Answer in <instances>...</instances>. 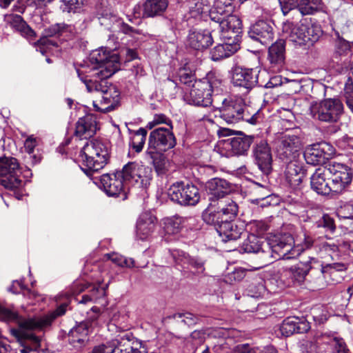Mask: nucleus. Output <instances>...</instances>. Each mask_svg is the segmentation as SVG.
Returning a JSON list of instances; mask_svg holds the SVG:
<instances>
[{"label":"nucleus","instance_id":"0eeeda50","mask_svg":"<svg viewBox=\"0 0 353 353\" xmlns=\"http://www.w3.org/2000/svg\"><path fill=\"white\" fill-rule=\"evenodd\" d=\"M283 30L285 32H288L289 30V40L298 45L313 43L318 41L322 34L321 27L307 19H302L299 24L293 28L290 23L285 24Z\"/></svg>","mask_w":353,"mask_h":353},{"label":"nucleus","instance_id":"864d4df0","mask_svg":"<svg viewBox=\"0 0 353 353\" xmlns=\"http://www.w3.org/2000/svg\"><path fill=\"white\" fill-rule=\"evenodd\" d=\"M317 236H312L311 234L304 232L300 236V240L296 238L295 239L296 246L301 248V252L312 247L316 248V240Z\"/></svg>","mask_w":353,"mask_h":353},{"label":"nucleus","instance_id":"5fc2aeb1","mask_svg":"<svg viewBox=\"0 0 353 353\" xmlns=\"http://www.w3.org/2000/svg\"><path fill=\"white\" fill-rule=\"evenodd\" d=\"M352 177H345L343 179V176H334L332 179V193L341 194L346 190L347 186L350 184Z\"/></svg>","mask_w":353,"mask_h":353},{"label":"nucleus","instance_id":"393cba45","mask_svg":"<svg viewBox=\"0 0 353 353\" xmlns=\"http://www.w3.org/2000/svg\"><path fill=\"white\" fill-rule=\"evenodd\" d=\"M157 222L156 216L151 212H143L137 222V237L141 241L149 239L157 228Z\"/></svg>","mask_w":353,"mask_h":353},{"label":"nucleus","instance_id":"20e7f679","mask_svg":"<svg viewBox=\"0 0 353 353\" xmlns=\"http://www.w3.org/2000/svg\"><path fill=\"white\" fill-rule=\"evenodd\" d=\"M221 81L208 75L203 80L195 81L192 88L183 97L188 104L195 106L208 107L219 105L218 92L221 90Z\"/></svg>","mask_w":353,"mask_h":353},{"label":"nucleus","instance_id":"49530a36","mask_svg":"<svg viewBox=\"0 0 353 353\" xmlns=\"http://www.w3.org/2000/svg\"><path fill=\"white\" fill-rule=\"evenodd\" d=\"M316 248L329 254L335 253L339 250V244L327 235L317 236Z\"/></svg>","mask_w":353,"mask_h":353},{"label":"nucleus","instance_id":"f8f14e48","mask_svg":"<svg viewBox=\"0 0 353 353\" xmlns=\"http://www.w3.org/2000/svg\"><path fill=\"white\" fill-rule=\"evenodd\" d=\"M170 199L181 205H194L200 200V193L198 188L192 184L177 182L170 186L168 190Z\"/></svg>","mask_w":353,"mask_h":353},{"label":"nucleus","instance_id":"4d7b16f0","mask_svg":"<svg viewBox=\"0 0 353 353\" xmlns=\"http://www.w3.org/2000/svg\"><path fill=\"white\" fill-rule=\"evenodd\" d=\"M248 228L251 232L250 234H254L256 236L260 237L263 235L268 229V224L263 221L254 220L251 221L248 225Z\"/></svg>","mask_w":353,"mask_h":353},{"label":"nucleus","instance_id":"6ab92c4d","mask_svg":"<svg viewBox=\"0 0 353 353\" xmlns=\"http://www.w3.org/2000/svg\"><path fill=\"white\" fill-rule=\"evenodd\" d=\"M259 68H244L236 67L232 75V83L235 87L243 88L249 91L258 83Z\"/></svg>","mask_w":353,"mask_h":353},{"label":"nucleus","instance_id":"680f3d73","mask_svg":"<svg viewBox=\"0 0 353 353\" xmlns=\"http://www.w3.org/2000/svg\"><path fill=\"white\" fill-rule=\"evenodd\" d=\"M37 139L33 137V136L28 137L24 143L25 150L28 153L29 158H32V163L34 164L40 161V157H37L35 155L31 154L34 148L37 146Z\"/></svg>","mask_w":353,"mask_h":353},{"label":"nucleus","instance_id":"e433bc0d","mask_svg":"<svg viewBox=\"0 0 353 353\" xmlns=\"http://www.w3.org/2000/svg\"><path fill=\"white\" fill-rule=\"evenodd\" d=\"M206 188L212 197L219 201L223 199L224 196L230 192L231 185L225 179L213 178L206 183Z\"/></svg>","mask_w":353,"mask_h":353},{"label":"nucleus","instance_id":"72a5a7b5","mask_svg":"<svg viewBox=\"0 0 353 353\" xmlns=\"http://www.w3.org/2000/svg\"><path fill=\"white\" fill-rule=\"evenodd\" d=\"M285 169V178L293 188L299 187L305 177V171L301 164L297 161L289 160Z\"/></svg>","mask_w":353,"mask_h":353},{"label":"nucleus","instance_id":"ddd939ff","mask_svg":"<svg viewBox=\"0 0 353 353\" xmlns=\"http://www.w3.org/2000/svg\"><path fill=\"white\" fill-rule=\"evenodd\" d=\"M176 143V138L172 132V125L170 128L159 127L152 130L148 139V153L165 152L173 148Z\"/></svg>","mask_w":353,"mask_h":353},{"label":"nucleus","instance_id":"f03ea898","mask_svg":"<svg viewBox=\"0 0 353 353\" xmlns=\"http://www.w3.org/2000/svg\"><path fill=\"white\" fill-rule=\"evenodd\" d=\"M120 68V57L115 52L110 53L104 48L93 50L85 62L77 69L79 77L87 79H107Z\"/></svg>","mask_w":353,"mask_h":353},{"label":"nucleus","instance_id":"37998d69","mask_svg":"<svg viewBox=\"0 0 353 353\" xmlns=\"http://www.w3.org/2000/svg\"><path fill=\"white\" fill-rule=\"evenodd\" d=\"M324 342L328 344L332 350V353H350L344 339L335 334H324Z\"/></svg>","mask_w":353,"mask_h":353},{"label":"nucleus","instance_id":"ea45409f","mask_svg":"<svg viewBox=\"0 0 353 353\" xmlns=\"http://www.w3.org/2000/svg\"><path fill=\"white\" fill-rule=\"evenodd\" d=\"M6 21L12 28L19 32L23 37L27 38L33 37L34 34V31L28 26L19 14H8L6 16Z\"/></svg>","mask_w":353,"mask_h":353},{"label":"nucleus","instance_id":"9d476101","mask_svg":"<svg viewBox=\"0 0 353 353\" xmlns=\"http://www.w3.org/2000/svg\"><path fill=\"white\" fill-rule=\"evenodd\" d=\"M217 205L216 209L210 206L203 212V219L207 224H217L224 219L230 221L237 214L238 205L230 198L219 200Z\"/></svg>","mask_w":353,"mask_h":353},{"label":"nucleus","instance_id":"4c0bfd02","mask_svg":"<svg viewBox=\"0 0 353 353\" xmlns=\"http://www.w3.org/2000/svg\"><path fill=\"white\" fill-rule=\"evenodd\" d=\"M268 57L274 70H279L285 60V43L283 40L277 41L269 48Z\"/></svg>","mask_w":353,"mask_h":353},{"label":"nucleus","instance_id":"79ce46f5","mask_svg":"<svg viewBox=\"0 0 353 353\" xmlns=\"http://www.w3.org/2000/svg\"><path fill=\"white\" fill-rule=\"evenodd\" d=\"M317 268L320 270L323 276L327 278L328 276L330 277L335 276L336 272H338L345 271L347 270V265L343 263H334L332 264H327L326 265L323 266L319 261ZM341 279V276L339 278H332L333 283H339Z\"/></svg>","mask_w":353,"mask_h":353},{"label":"nucleus","instance_id":"b1692460","mask_svg":"<svg viewBox=\"0 0 353 353\" xmlns=\"http://www.w3.org/2000/svg\"><path fill=\"white\" fill-rule=\"evenodd\" d=\"M170 254L175 263L182 268L191 270L197 274L204 272L205 263L201 259L192 257L186 252L179 250H173Z\"/></svg>","mask_w":353,"mask_h":353},{"label":"nucleus","instance_id":"f3484780","mask_svg":"<svg viewBox=\"0 0 353 353\" xmlns=\"http://www.w3.org/2000/svg\"><path fill=\"white\" fill-rule=\"evenodd\" d=\"M122 173L117 171L112 174H105L101 176L100 183L104 192L110 196L121 195L122 199H126V190L128 185L123 180Z\"/></svg>","mask_w":353,"mask_h":353},{"label":"nucleus","instance_id":"6e6d98bb","mask_svg":"<svg viewBox=\"0 0 353 353\" xmlns=\"http://www.w3.org/2000/svg\"><path fill=\"white\" fill-rule=\"evenodd\" d=\"M246 272L243 268H235L232 272L227 273L223 278L225 283L232 285L242 281L245 276Z\"/></svg>","mask_w":353,"mask_h":353},{"label":"nucleus","instance_id":"6e6552de","mask_svg":"<svg viewBox=\"0 0 353 353\" xmlns=\"http://www.w3.org/2000/svg\"><path fill=\"white\" fill-rule=\"evenodd\" d=\"M311 117L318 121L326 123H335L339 121L343 111L341 101L337 99H326L311 104Z\"/></svg>","mask_w":353,"mask_h":353},{"label":"nucleus","instance_id":"052dcab7","mask_svg":"<svg viewBox=\"0 0 353 353\" xmlns=\"http://www.w3.org/2000/svg\"><path fill=\"white\" fill-rule=\"evenodd\" d=\"M316 225L317 228H323L325 231L334 232L336 230L334 219L327 214H324L316 222Z\"/></svg>","mask_w":353,"mask_h":353},{"label":"nucleus","instance_id":"7ed1b4c3","mask_svg":"<svg viewBox=\"0 0 353 353\" xmlns=\"http://www.w3.org/2000/svg\"><path fill=\"white\" fill-rule=\"evenodd\" d=\"M210 18L212 23L217 26L223 38L236 39L241 33V21L233 14L234 6L232 0H211Z\"/></svg>","mask_w":353,"mask_h":353},{"label":"nucleus","instance_id":"c756f323","mask_svg":"<svg viewBox=\"0 0 353 353\" xmlns=\"http://www.w3.org/2000/svg\"><path fill=\"white\" fill-rule=\"evenodd\" d=\"M222 39L225 40L223 43L218 44L211 51L212 59L214 61H219L224 58H227L234 54L239 49V34L236 39L223 38L222 34H221Z\"/></svg>","mask_w":353,"mask_h":353},{"label":"nucleus","instance_id":"f704fd0d","mask_svg":"<svg viewBox=\"0 0 353 353\" xmlns=\"http://www.w3.org/2000/svg\"><path fill=\"white\" fill-rule=\"evenodd\" d=\"M325 143H317L308 145L304 151V158L307 164L316 165L324 162L325 159Z\"/></svg>","mask_w":353,"mask_h":353},{"label":"nucleus","instance_id":"2f4dec72","mask_svg":"<svg viewBox=\"0 0 353 353\" xmlns=\"http://www.w3.org/2000/svg\"><path fill=\"white\" fill-rule=\"evenodd\" d=\"M212 225H214L217 233L221 237L223 242L238 239L243 231L242 228L237 226L230 220L224 219L220 221L217 224Z\"/></svg>","mask_w":353,"mask_h":353},{"label":"nucleus","instance_id":"338daca9","mask_svg":"<svg viewBox=\"0 0 353 353\" xmlns=\"http://www.w3.org/2000/svg\"><path fill=\"white\" fill-rule=\"evenodd\" d=\"M92 103L94 109L101 112H110L117 107L110 105H112V100L110 99L101 98L99 103L97 101H93Z\"/></svg>","mask_w":353,"mask_h":353},{"label":"nucleus","instance_id":"9b49d317","mask_svg":"<svg viewBox=\"0 0 353 353\" xmlns=\"http://www.w3.org/2000/svg\"><path fill=\"white\" fill-rule=\"evenodd\" d=\"M120 172L128 185L131 183L146 188L152 179V169L140 161L128 163Z\"/></svg>","mask_w":353,"mask_h":353},{"label":"nucleus","instance_id":"cd10ccee","mask_svg":"<svg viewBox=\"0 0 353 353\" xmlns=\"http://www.w3.org/2000/svg\"><path fill=\"white\" fill-rule=\"evenodd\" d=\"M92 323L81 322L73 327L68 334L69 343L76 349L84 347L88 341V334Z\"/></svg>","mask_w":353,"mask_h":353},{"label":"nucleus","instance_id":"a878e982","mask_svg":"<svg viewBox=\"0 0 353 353\" xmlns=\"http://www.w3.org/2000/svg\"><path fill=\"white\" fill-rule=\"evenodd\" d=\"M249 35L251 39L259 41L263 45H267L274 39V31L271 23L259 20L250 28Z\"/></svg>","mask_w":353,"mask_h":353},{"label":"nucleus","instance_id":"423d86ee","mask_svg":"<svg viewBox=\"0 0 353 353\" xmlns=\"http://www.w3.org/2000/svg\"><path fill=\"white\" fill-rule=\"evenodd\" d=\"M271 253L268 256L270 263L272 259L285 260L295 259L301 253V248L296 246L294 238L288 233L274 236L268 240Z\"/></svg>","mask_w":353,"mask_h":353},{"label":"nucleus","instance_id":"f257e3e1","mask_svg":"<svg viewBox=\"0 0 353 353\" xmlns=\"http://www.w3.org/2000/svg\"><path fill=\"white\" fill-rule=\"evenodd\" d=\"M68 303L61 304L55 310L43 316L18 319L16 323L19 325L18 329H11L10 332L23 347L21 353H30L33 349L40 345V339L30 332L34 329H43L52 323L58 316L63 315L66 312Z\"/></svg>","mask_w":353,"mask_h":353},{"label":"nucleus","instance_id":"69168bd1","mask_svg":"<svg viewBox=\"0 0 353 353\" xmlns=\"http://www.w3.org/2000/svg\"><path fill=\"white\" fill-rule=\"evenodd\" d=\"M166 124L170 128L172 125L171 120L163 114H154L152 121L148 123L146 127L149 129L154 128L159 124Z\"/></svg>","mask_w":353,"mask_h":353},{"label":"nucleus","instance_id":"09e8293b","mask_svg":"<svg viewBox=\"0 0 353 353\" xmlns=\"http://www.w3.org/2000/svg\"><path fill=\"white\" fill-rule=\"evenodd\" d=\"M147 136V130L139 128L132 135L130 142V146L137 153L140 152L144 146Z\"/></svg>","mask_w":353,"mask_h":353},{"label":"nucleus","instance_id":"c03bdc74","mask_svg":"<svg viewBox=\"0 0 353 353\" xmlns=\"http://www.w3.org/2000/svg\"><path fill=\"white\" fill-rule=\"evenodd\" d=\"M191 218L174 216L164 220V229L167 234H176L185 226Z\"/></svg>","mask_w":353,"mask_h":353},{"label":"nucleus","instance_id":"473e14b6","mask_svg":"<svg viewBox=\"0 0 353 353\" xmlns=\"http://www.w3.org/2000/svg\"><path fill=\"white\" fill-rule=\"evenodd\" d=\"M97 123L96 117L88 114L80 118L75 129V135L80 139H88L92 137L97 132Z\"/></svg>","mask_w":353,"mask_h":353},{"label":"nucleus","instance_id":"dca6fc26","mask_svg":"<svg viewBox=\"0 0 353 353\" xmlns=\"http://www.w3.org/2000/svg\"><path fill=\"white\" fill-rule=\"evenodd\" d=\"M105 79H99L100 81H98L97 78L87 79V77H81V81L85 85L89 92H99L101 94V98L112 100L111 106H117L120 100V92L115 86L108 85Z\"/></svg>","mask_w":353,"mask_h":353},{"label":"nucleus","instance_id":"1a4fd4ad","mask_svg":"<svg viewBox=\"0 0 353 353\" xmlns=\"http://www.w3.org/2000/svg\"><path fill=\"white\" fill-rule=\"evenodd\" d=\"M274 146L279 157L283 161H288L296 158L302 144L300 137L290 130L279 135L274 141Z\"/></svg>","mask_w":353,"mask_h":353},{"label":"nucleus","instance_id":"39448f33","mask_svg":"<svg viewBox=\"0 0 353 353\" xmlns=\"http://www.w3.org/2000/svg\"><path fill=\"white\" fill-rule=\"evenodd\" d=\"M109 157L106 145L99 140H92L86 143L83 147L80 158L84 172L89 175L91 172L102 169L107 163Z\"/></svg>","mask_w":353,"mask_h":353},{"label":"nucleus","instance_id":"a19ab883","mask_svg":"<svg viewBox=\"0 0 353 353\" xmlns=\"http://www.w3.org/2000/svg\"><path fill=\"white\" fill-rule=\"evenodd\" d=\"M211 0H192L189 3V12L192 18L210 17Z\"/></svg>","mask_w":353,"mask_h":353},{"label":"nucleus","instance_id":"bf43d9fd","mask_svg":"<svg viewBox=\"0 0 353 353\" xmlns=\"http://www.w3.org/2000/svg\"><path fill=\"white\" fill-rule=\"evenodd\" d=\"M108 257L114 263L121 267L132 268L134 265V261L133 259H127L117 253L109 254H108Z\"/></svg>","mask_w":353,"mask_h":353},{"label":"nucleus","instance_id":"412c9836","mask_svg":"<svg viewBox=\"0 0 353 353\" xmlns=\"http://www.w3.org/2000/svg\"><path fill=\"white\" fill-rule=\"evenodd\" d=\"M208 336L209 341H212L210 346L214 353H229L233 343L229 330L223 327L212 328L208 330Z\"/></svg>","mask_w":353,"mask_h":353},{"label":"nucleus","instance_id":"bb28decb","mask_svg":"<svg viewBox=\"0 0 353 353\" xmlns=\"http://www.w3.org/2000/svg\"><path fill=\"white\" fill-rule=\"evenodd\" d=\"M253 139L252 136H247L239 132L237 136L225 141V148L234 155H243L248 151Z\"/></svg>","mask_w":353,"mask_h":353},{"label":"nucleus","instance_id":"aec40b11","mask_svg":"<svg viewBox=\"0 0 353 353\" xmlns=\"http://www.w3.org/2000/svg\"><path fill=\"white\" fill-rule=\"evenodd\" d=\"M333 31L332 44L334 56L344 57L353 54V41H348L340 35V32L345 34L348 31V27L345 24L343 25L339 21H336Z\"/></svg>","mask_w":353,"mask_h":353},{"label":"nucleus","instance_id":"7c9ffc66","mask_svg":"<svg viewBox=\"0 0 353 353\" xmlns=\"http://www.w3.org/2000/svg\"><path fill=\"white\" fill-rule=\"evenodd\" d=\"M213 43L211 33L208 30H191L187 37V45L192 49L203 50Z\"/></svg>","mask_w":353,"mask_h":353},{"label":"nucleus","instance_id":"0e129e2a","mask_svg":"<svg viewBox=\"0 0 353 353\" xmlns=\"http://www.w3.org/2000/svg\"><path fill=\"white\" fill-rule=\"evenodd\" d=\"M103 281H98L97 285H93L90 290L89 294H90L94 302L105 295V289L108 288V284L101 285Z\"/></svg>","mask_w":353,"mask_h":353},{"label":"nucleus","instance_id":"774afa93","mask_svg":"<svg viewBox=\"0 0 353 353\" xmlns=\"http://www.w3.org/2000/svg\"><path fill=\"white\" fill-rule=\"evenodd\" d=\"M296 323L290 319L283 321L281 325V331L283 335L290 336L297 330Z\"/></svg>","mask_w":353,"mask_h":353},{"label":"nucleus","instance_id":"c85d7f7f","mask_svg":"<svg viewBox=\"0 0 353 353\" xmlns=\"http://www.w3.org/2000/svg\"><path fill=\"white\" fill-rule=\"evenodd\" d=\"M328 174L325 168H319L310 177L311 188L317 194L328 195L332 193V185L328 182Z\"/></svg>","mask_w":353,"mask_h":353},{"label":"nucleus","instance_id":"a211bd4d","mask_svg":"<svg viewBox=\"0 0 353 353\" xmlns=\"http://www.w3.org/2000/svg\"><path fill=\"white\" fill-rule=\"evenodd\" d=\"M218 102H221V105L216 107L227 123H236L239 121L240 113L244 105V100L241 97L235 96L221 99L219 97Z\"/></svg>","mask_w":353,"mask_h":353},{"label":"nucleus","instance_id":"c9c22d12","mask_svg":"<svg viewBox=\"0 0 353 353\" xmlns=\"http://www.w3.org/2000/svg\"><path fill=\"white\" fill-rule=\"evenodd\" d=\"M113 353H147L142 343L135 338H121L114 346Z\"/></svg>","mask_w":353,"mask_h":353},{"label":"nucleus","instance_id":"e2e57ef3","mask_svg":"<svg viewBox=\"0 0 353 353\" xmlns=\"http://www.w3.org/2000/svg\"><path fill=\"white\" fill-rule=\"evenodd\" d=\"M282 12L287 15L290 12L293 13V17H296V10H297L298 0H279Z\"/></svg>","mask_w":353,"mask_h":353},{"label":"nucleus","instance_id":"8fccbe9b","mask_svg":"<svg viewBox=\"0 0 353 353\" xmlns=\"http://www.w3.org/2000/svg\"><path fill=\"white\" fill-rule=\"evenodd\" d=\"M261 119L259 110L254 109L244 103L243 110L241 111L239 121L243 120L250 124H256Z\"/></svg>","mask_w":353,"mask_h":353},{"label":"nucleus","instance_id":"2eb2a0df","mask_svg":"<svg viewBox=\"0 0 353 353\" xmlns=\"http://www.w3.org/2000/svg\"><path fill=\"white\" fill-rule=\"evenodd\" d=\"M319 260L314 257H310L309 260L305 262H299L290 267H283L280 270V278L284 279L289 277L292 282L302 283L310 270L318 269Z\"/></svg>","mask_w":353,"mask_h":353},{"label":"nucleus","instance_id":"58836bf2","mask_svg":"<svg viewBox=\"0 0 353 353\" xmlns=\"http://www.w3.org/2000/svg\"><path fill=\"white\" fill-rule=\"evenodd\" d=\"M169 0H145L143 4V15L154 17L161 15L167 9Z\"/></svg>","mask_w":353,"mask_h":353},{"label":"nucleus","instance_id":"de8ad7c7","mask_svg":"<svg viewBox=\"0 0 353 353\" xmlns=\"http://www.w3.org/2000/svg\"><path fill=\"white\" fill-rule=\"evenodd\" d=\"M325 168L328 175L331 174L332 177L341 176H343V179H345V177H352L348 167L344 164L336 161H330Z\"/></svg>","mask_w":353,"mask_h":353},{"label":"nucleus","instance_id":"a18cd8bd","mask_svg":"<svg viewBox=\"0 0 353 353\" xmlns=\"http://www.w3.org/2000/svg\"><path fill=\"white\" fill-rule=\"evenodd\" d=\"M320 2L321 0H298L297 10H296V19L303 15L314 14L317 10Z\"/></svg>","mask_w":353,"mask_h":353},{"label":"nucleus","instance_id":"13d9d810","mask_svg":"<svg viewBox=\"0 0 353 353\" xmlns=\"http://www.w3.org/2000/svg\"><path fill=\"white\" fill-rule=\"evenodd\" d=\"M247 293L248 296L254 298L263 296L265 293V287L263 281L261 280L259 282L250 284L247 288Z\"/></svg>","mask_w":353,"mask_h":353},{"label":"nucleus","instance_id":"3c124183","mask_svg":"<svg viewBox=\"0 0 353 353\" xmlns=\"http://www.w3.org/2000/svg\"><path fill=\"white\" fill-rule=\"evenodd\" d=\"M83 4V0H59L58 9L62 13L77 12Z\"/></svg>","mask_w":353,"mask_h":353},{"label":"nucleus","instance_id":"4be33fe9","mask_svg":"<svg viewBox=\"0 0 353 353\" xmlns=\"http://www.w3.org/2000/svg\"><path fill=\"white\" fill-rule=\"evenodd\" d=\"M253 157L261 171L268 174L272 170V157L270 148L265 140L256 142L252 150Z\"/></svg>","mask_w":353,"mask_h":353},{"label":"nucleus","instance_id":"4468645a","mask_svg":"<svg viewBox=\"0 0 353 353\" xmlns=\"http://www.w3.org/2000/svg\"><path fill=\"white\" fill-rule=\"evenodd\" d=\"M21 173L19 164L14 157L0 159L1 184L7 189L14 190L21 185L22 181L19 179Z\"/></svg>","mask_w":353,"mask_h":353},{"label":"nucleus","instance_id":"5701e85b","mask_svg":"<svg viewBox=\"0 0 353 353\" xmlns=\"http://www.w3.org/2000/svg\"><path fill=\"white\" fill-rule=\"evenodd\" d=\"M241 249L245 252L260 254L265 263H270L268 256L271 253V250L268 240H263L254 234H250L247 239L243 241Z\"/></svg>","mask_w":353,"mask_h":353},{"label":"nucleus","instance_id":"603ef678","mask_svg":"<svg viewBox=\"0 0 353 353\" xmlns=\"http://www.w3.org/2000/svg\"><path fill=\"white\" fill-rule=\"evenodd\" d=\"M154 152L149 153L152 159V163L157 172L159 174H164L166 170L167 159L163 152H158L153 150Z\"/></svg>","mask_w":353,"mask_h":353}]
</instances>
